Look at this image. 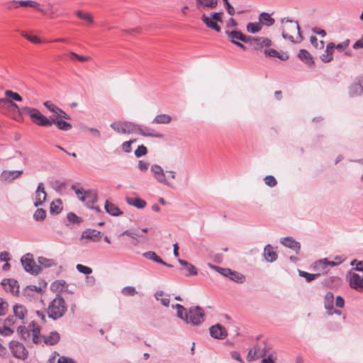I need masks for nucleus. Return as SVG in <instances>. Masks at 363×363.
<instances>
[{
    "label": "nucleus",
    "mask_w": 363,
    "mask_h": 363,
    "mask_svg": "<svg viewBox=\"0 0 363 363\" xmlns=\"http://www.w3.org/2000/svg\"><path fill=\"white\" fill-rule=\"evenodd\" d=\"M263 257L266 262L272 263L277 259L278 255L274 247L268 244L264 247Z\"/></svg>",
    "instance_id": "6ab92c4d"
},
{
    "label": "nucleus",
    "mask_w": 363,
    "mask_h": 363,
    "mask_svg": "<svg viewBox=\"0 0 363 363\" xmlns=\"http://www.w3.org/2000/svg\"><path fill=\"white\" fill-rule=\"evenodd\" d=\"M55 124L58 129L62 130H69L72 129L71 123L63 121L62 119L54 118L51 116L50 125Z\"/></svg>",
    "instance_id": "393cba45"
},
{
    "label": "nucleus",
    "mask_w": 363,
    "mask_h": 363,
    "mask_svg": "<svg viewBox=\"0 0 363 363\" xmlns=\"http://www.w3.org/2000/svg\"><path fill=\"white\" fill-rule=\"evenodd\" d=\"M60 334L57 332L53 331L50 333L47 336H44V342L46 345H53L57 343L60 340Z\"/></svg>",
    "instance_id": "c85d7f7f"
},
{
    "label": "nucleus",
    "mask_w": 363,
    "mask_h": 363,
    "mask_svg": "<svg viewBox=\"0 0 363 363\" xmlns=\"http://www.w3.org/2000/svg\"><path fill=\"white\" fill-rule=\"evenodd\" d=\"M136 134L144 137L162 138V136L160 133H155L152 128L149 127L143 128L139 124L137 125Z\"/></svg>",
    "instance_id": "412c9836"
},
{
    "label": "nucleus",
    "mask_w": 363,
    "mask_h": 363,
    "mask_svg": "<svg viewBox=\"0 0 363 363\" xmlns=\"http://www.w3.org/2000/svg\"><path fill=\"white\" fill-rule=\"evenodd\" d=\"M223 13L222 12H214L211 14V17L215 22H222V17Z\"/></svg>",
    "instance_id": "338daca9"
},
{
    "label": "nucleus",
    "mask_w": 363,
    "mask_h": 363,
    "mask_svg": "<svg viewBox=\"0 0 363 363\" xmlns=\"http://www.w3.org/2000/svg\"><path fill=\"white\" fill-rule=\"evenodd\" d=\"M9 349L13 356L17 359H25L28 357V351L22 343L12 340L9 342Z\"/></svg>",
    "instance_id": "6e6552de"
},
{
    "label": "nucleus",
    "mask_w": 363,
    "mask_h": 363,
    "mask_svg": "<svg viewBox=\"0 0 363 363\" xmlns=\"http://www.w3.org/2000/svg\"><path fill=\"white\" fill-rule=\"evenodd\" d=\"M72 189L74 190L77 198L84 202L88 207H91L97 200V194L94 191L87 190L85 191L82 188H77L75 186H72Z\"/></svg>",
    "instance_id": "20e7f679"
},
{
    "label": "nucleus",
    "mask_w": 363,
    "mask_h": 363,
    "mask_svg": "<svg viewBox=\"0 0 363 363\" xmlns=\"http://www.w3.org/2000/svg\"><path fill=\"white\" fill-rule=\"evenodd\" d=\"M177 317L184 320L187 323L188 321V313L186 312V308L184 307L183 310L177 311Z\"/></svg>",
    "instance_id": "4d7b16f0"
},
{
    "label": "nucleus",
    "mask_w": 363,
    "mask_h": 363,
    "mask_svg": "<svg viewBox=\"0 0 363 363\" xmlns=\"http://www.w3.org/2000/svg\"><path fill=\"white\" fill-rule=\"evenodd\" d=\"M6 291L10 292L13 295H17L19 292V285L14 279H4L1 281Z\"/></svg>",
    "instance_id": "ddd939ff"
},
{
    "label": "nucleus",
    "mask_w": 363,
    "mask_h": 363,
    "mask_svg": "<svg viewBox=\"0 0 363 363\" xmlns=\"http://www.w3.org/2000/svg\"><path fill=\"white\" fill-rule=\"evenodd\" d=\"M75 13L79 19L84 21L88 24H91L94 22L93 16H91V14L89 13H86L83 11L78 10L76 11Z\"/></svg>",
    "instance_id": "e433bc0d"
},
{
    "label": "nucleus",
    "mask_w": 363,
    "mask_h": 363,
    "mask_svg": "<svg viewBox=\"0 0 363 363\" xmlns=\"http://www.w3.org/2000/svg\"><path fill=\"white\" fill-rule=\"evenodd\" d=\"M348 279L351 288L359 292H363V274L359 275L354 272H350Z\"/></svg>",
    "instance_id": "f8f14e48"
},
{
    "label": "nucleus",
    "mask_w": 363,
    "mask_h": 363,
    "mask_svg": "<svg viewBox=\"0 0 363 363\" xmlns=\"http://www.w3.org/2000/svg\"><path fill=\"white\" fill-rule=\"evenodd\" d=\"M13 331L8 325H0V334L4 336H10L13 334Z\"/></svg>",
    "instance_id": "6e6d98bb"
},
{
    "label": "nucleus",
    "mask_w": 363,
    "mask_h": 363,
    "mask_svg": "<svg viewBox=\"0 0 363 363\" xmlns=\"http://www.w3.org/2000/svg\"><path fill=\"white\" fill-rule=\"evenodd\" d=\"M22 173V170H4L1 172L0 179L3 182H11L20 177Z\"/></svg>",
    "instance_id": "aec40b11"
},
{
    "label": "nucleus",
    "mask_w": 363,
    "mask_h": 363,
    "mask_svg": "<svg viewBox=\"0 0 363 363\" xmlns=\"http://www.w3.org/2000/svg\"><path fill=\"white\" fill-rule=\"evenodd\" d=\"M101 238V233L96 230L86 229L82 233L81 238L89 239L93 242H98Z\"/></svg>",
    "instance_id": "4be33fe9"
},
{
    "label": "nucleus",
    "mask_w": 363,
    "mask_h": 363,
    "mask_svg": "<svg viewBox=\"0 0 363 363\" xmlns=\"http://www.w3.org/2000/svg\"><path fill=\"white\" fill-rule=\"evenodd\" d=\"M137 125L130 121H116L110 125L113 130L120 134H136Z\"/></svg>",
    "instance_id": "39448f33"
},
{
    "label": "nucleus",
    "mask_w": 363,
    "mask_h": 363,
    "mask_svg": "<svg viewBox=\"0 0 363 363\" xmlns=\"http://www.w3.org/2000/svg\"><path fill=\"white\" fill-rule=\"evenodd\" d=\"M280 242L284 247L294 250L296 254L298 253L301 249V244L295 240L292 237H285L281 238Z\"/></svg>",
    "instance_id": "a211bd4d"
},
{
    "label": "nucleus",
    "mask_w": 363,
    "mask_h": 363,
    "mask_svg": "<svg viewBox=\"0 0 363 363\" xmlns=\"http://www.w3.org/2000/svg\"><path fill=\"white\" fill-rule=\"evenodd\" d=\"M298 272L299 276L305 278L307 282H310V281L314 280L318 277H319L318 274H310L308 272H304V271H302L300 269H298Z\"/></svg>",
    "instance_id": "79ce46f5"
},
{
    "label": "nucleus",
    "mask_w": 363,
    "mask_h": 363,
    "mask_svg": "<svg viewBox=\"0 0 363 363\" xmlns=\"http://www.w3.org/2000/svg\"><path fill=\"white\" fill-rule=\"evenodd\" d=\"M104 208L106 211L113 216H118L123 214V211L118 206L108 201H106Z\"/></svg>",
    "instance_id": "bb28decb"
},
{
    "label": "nucleus",
    "mask_w": 363,
    "mask_h": 363,
    "mask_svg": "<svg viewBox=\"0 0 363 363\" xmlns=\"http://www.w3.org/2000/svg\"><path fill=\"white\" fill-rule=\"evenodd\" d=\"M275 21L272 18L270 15L267 13L263 12L259 16V23L262 25H266L267 26H272Z\"/></svg>",
    "instance_id": "473e14b6"
},
{
    "label": "nucleus",
    "mask_w": 363,
    "mask_h": 363,
    "mask_svg": "<svg viewBox=\"0 0 363 363\" xmlns=\"http://www.w3.org/2000/svg\"><path fill=\"white\" fill-rule=\"evenodd\" d=\"M264 182L266 185L269 187H274L277 184V181L274 176L268 175L264 178Z\"/></svg>",
    "instance_id": "a18cd8bd"
},
{
    "label": "nucleus",
    "mask_w": 363,
    "mask_h": 363,
    "mask_svg": "<svg viewBox=\"0 0 363 363\" xmlns=\"http://www.w3.org/2000/svg\"><path fill=\"white\" fill-rule=\"evenodd\" d=\"M43 105L46 107L50 112L53 113L54 118L57 119H67L70 120L71 117L69 115L67 114L62 108L57 106L55 104L52 103L50 101H46L43 102Z\"/></svg>",
    "instance_id": "9d476101"
},
{
    "label": "nucleus",
    "mask_w": 363,
    "mask_h": 363,
    "mask_svg": "<svg viewBox=\"0 0 363 363\" xmlns=\"http://www.w3.org/2000/svg\"><path fill=\"white\" fill-rule=\"evenodd\" d=\"M225 34L228 35L230 42L233 44L239 42H242L245 40V35L239 30H226Z\"/></svg>",
    "instance_id": "b1692460"
},
{
    "label": "nucleus",
    "mask_w": 363,
    "mask_h": 363,
    "mask_svg": "<svg viewBox=\"0 0 363 363\" xmlns=\"http://www.w3.org/2000/svg\"><path fill=\"white\" fill-rule=\"evenodd\" d=\"M264 53L270 57H278L281 60H286L289 58V55L286 53L280 54L274 49H266Z\"/></svg>",
    "instance_id": "c9c22d12"
},
{
    "label": "nucleus",
    "mask_w": 363,
    "mask_h": 363,
    "mask_svg": "<svg viewBox=\"0 0 363 363\" xmlns=\"http://www.w3.org/2000/svg\"><path fill=\"white\" fill-rule=\"evenodd\" d=\"M186 270L188 271V274L186 276H194L198 274L196 268L191 264H189L188 266L186 267Z\"/></svg>",
    "instance_id": "0e129e2a"
},
{
    "label": "nucleus",
    "mask_w": 363,
    "mask_h": 363,
    "mask_svg": "<svg viewBox=\"0 0 363 363\" xmlns=\"http://www.w3.org/2000/svg\"><path fill=\"white\" fill-rule=\"evenodd\" d=\"M126 202L138 209H143L146 206V201L138 196L131 197L127 196L125 198Z\"/></svg>",
    "instance_id": "5701e85b"
},
{
    "label": "nucleus",
    "mask_w": 363,
    "mask_h": 363,
    "mask_svg": "<svg viewBox=\"0 0 363 363\" xmlns=\"http://www.w3.org/2000/svg\"><path fill=\"white\" fill-rule=\"evenodd\" d=\"M147 152V147L144 145H140L138 147V148L135 151V155L137 157H140L145 155H146Z\"/></svg>",
    "instance_id": "5fc2aeb1"
},
{
    "label": "nucleus",
    "mask_w": 363,
    "mask_h": 363,
    "mask_svg": "<svg viewBox=\"0 0 363 363\" xmlns=\"http://www.w3.org/2000/svg\"><path fill=\"white\" fill-rule=\"evenodd\" d=\"M23 269L31 274L37 275L41 272V268L38 265L33 258V255L28 253L21 259Z\"/></svg>",
    "instance_id": "423d86ee"
},
{
    "label": "nucleus",
    "mask_w": 363,
    "mask_h": 363,
    "mask_svg": "<svg viewBox=\"0 0 363 363\" xmlns=\"http://www.w3.org/2000/svg\"><path fill=\"white\" fill-rule=\"evenodd\" d=\"M282 37L285 39H288L292 43H294V35L296 34L299 40H302V36L300 33V28L298 23L296 21L282 19Z\"/></svg>",
    "instance_id": "f03ea898"
},
{
    "label": "nucleus",
    "mask_w": 363,
    "mask_h": 363,
    "mask_svg": "<svg viewBox=\"0 0 363 363\" xmlns=\"http://www.w3.org/2000/svg\"><path fill=\"white\" fill-rule=\"evenodd\" d=\"M19 5L21 6H30L35 8L38 6V4L33 1H19Z\"/></svg>",
    "instance_id": "680f3d73"
},
{
    "label": "nucleus",
    "mask_w": 363,
    "mask_h": 363,
    "mask_svg": "<svg viewBox=\"0 0 363 363\" xmlns=\"http://www.w3.org/2000/svg\"><path fill=\"white\" fill-rule=\"evenodd\" d=\"M150 172L152 177L157 182L170 187L172 186L171 183L166 177V172L164 171L161 166L158 164H152L150 167Z\"/></svg>",
    "instance_id": "1a4fd4ad"
},
{
    "label": "nucleus",
    "mask_w": 363,
    "mask_h": 363,
    "mask_svg": "<svg viewBox=\"0 0 363 363\" xmlns=\"http://www.w3.org/2000/svg\"><path fill=\"white\" fill-rule=\"evenodd\" d=\"M204 321V311L199 306L191 307L188 312L187 323L194 325L201 324Z\"/></svg>",
    "instance_id": "0eeeda50"
},
{
    "label": "nucleus",
    "mask_w": 363,
    "mask_h": 363,
    "mask_svg": "<svg viewBox=\"0 0 363 363\" xmlns=\"http://www.w3.org/2000/svg\"><path fill=\"white\" fill-rule=\"evenodd\" d=\"M22 35L34 43H40L41 42L40 39L36 35H31L24 33H22Z\"/></svg>",
    "instance_id": "bf43d9fd"
},
{
    "label": "nucleus",
    "mask_w": 363,
    "mask_h": 363,
    "mask_svg": "<svg viewBox=\"0 0 363 363\" xmlns=\"http://www.w3.org/2000/svg\"><path fill=\"white\" fill-rule=\"evenodd\" d=\"M76 268L79 272L84 274H90L92 272V269L90 267L81 264H77Z\"/></svg>",
    "instance_id": "864d4df0"
},
{
    "label": "nucleus",
    "mask_w": 363,
    "mask_h": 363,
    "mask_svg": "<svg viewBox=\"0 0 363 363\" xmlns=\"http://www.w3.org/2000/svg\"><path fill=\"white\" fill-rule=\"evenodd\" d=\"M9 304L2 298L0 297V316L4 315L8 311Z\"/></svg>",
    "instance_id": "8fccbe9b"
},
{
    "label": "nucleus",
    "mask_w": 363,
    "mask_h": 363,
    "mask_svg": "<svg viewBox=\"0 0 363 363\" xmlns=\"http://www.w3.org/2000/svg\"><path fill=\"white\" fill-rule=\"evenodd\" d=\"M122 294L124 296H134L137 294V291L133 286H125L122 289Z\"/></svg>",
    "instance_id": "603ef678"
},
{
    "label": "nucleus",
    "mask_w": 363,
    "mask_h": 363,
    "mask_svg": "<svg viewBox=\"0 0 363 363\" xmlns=\"http://www.w3.org/2000/svg\"><path fill=\"white\" fill-rule=\"evenodd\" d=\"M272 45V41L269 38L260 37L257 38V42L255 43L256 48H262L264 47H269Z\"/></svg>",
    "instance_id": "ea45409f"
},
{
    "label": "nucleus",
    "mask_w": 363,
    "mask_h": 363,
    "mask_svg": "<svg viewBox=\"0 0 363 363\" xmlns=\"http://www.w3.org/2000/svg\"><path fill=\"white\" fill-rule=\"evenodd\" d=\"M38 262L40 267H42L45 268L51 267L57 265V262H55V259L47 258L45 257H39L38 258Z\"/></svg>",
    "instance_id": "72a5a7b5"
},
{
    "label": "nucleus",
    "mask_w": 363,
    "mask_h": 363,
    "mask_svg": "<svg viewBox=\"0 0 363 363\" xmlns=\"http://www.w3.org/2000/svg\"><path fill=\"white\" fill-rule=\"evenodd\" d=\"M123 235H128V236L130 237L131 238H133L134 240H138V238H143L145 240H147V238L145 237L140 235L135 230H132V229L125 230L123 233Z\"/></svg>",
    "instance_id": "37998d69"
},
{
    "label": "nucleus",
    "mask_w": 363,
    "mask_h": 363,
    "mask_svg": "<svg viewBox=\"0 0 363 363\" xmlns=\"http://www.w3.org/2000/svg\"><path fill=\"white\" fill-rule=\"evenodd\" d=\"M209 330L211 335L216 339H224L228 335L225 328L220 324L213 325Z\"/></svg>",
    "instance_id": "dca6fc26"
},
{
    "label": "nucleus",
    "mask_w": 363,
    "mask_h": 363,
    "mask_svg": "<svg viewBox=\"0 0 363 363\" xmlns=\"http://www.w3.org/2000/svg\"><path fill=\"white\" fill-rule=\"evenodd\" d=\"M143 256L146 259L152 260L157 263L164 264V262L153 251L145 252L143 254Z\"/></svg>",
    "instance_id": "58836bf2"
},
{
    "label": "nucleus",
    "mask_w": 363,
    "mask_h": 363,
    "mask_svg": "<svg viewBox=\"0 0 363 363\" xmlns=\"http://www.w3.org/2000/svg\"><path fill=\"white\" fill-rule=\"evenodd\" d=\"M320 59L323 62H329L333 60V51L325 50L324 53L320 55Z\"/></svg>",
    "instance_id": "3c124183"
},
{
    "label": "nucleus",
    "mask_w": 363,
    "mask_h": 363,
    "mask_svg": "<svg viewBox=\"0 0 363 363\" xmlns=\"http://www.w3.org/2000/svg\"><path fill=\"white\" fill-rule=\"evenodd\" d=\"M349 93L352 96L363 95V78L356 79L350 86Z\"/></svg>",
    "instance_id": "f3484780"
},
{
    "label": "nucleus",
    "mask_w": 363,
    "mask_h": 363,
    "mask_svg": "<svg viewBox=\"0 0 363 363\" xmlns=\"http://www.w3.org/2000/svg\"><path fill=\"white\" fill-rule=\"evenodd\" d=\"M172 118L168 114H159L157 115L152 120L153 124H168L171 123Z\"/></svg>",
    "instance_id": "c756f323"
},
{
    "label": "nucleus",
    "mask_w": 363,
    "mask_h": 363,
    "mask_svg": "<svg viewBox=\"0 0 363 363\" xmlns=\"http://www.w3.org/2000/svg\"><path fill=\"white\" fill-rule=\"evenodd\" d=\"M5 95L8 98L12 99L17 101H21L23 99L22 97L18 93L13 92L11 90H6L5 91Z\"/></svg>",
    "instance_id": "de8ad7c7"
},
{
    "label": "nucleus",
    "mask_w": 363,
    "mask_h": 363,
    "mask_svg": "<svg viewBox=\"0 0 363 363\" xmlns=\"http://www.w3.org/2000/svg\"><path fill=\"white\" fill-rule=\"evenodd\" d=\"M227 12L229 15L233 16L235 14V9L228 2V0H223Z\"/></svg>",
    "instance_id": "69168bd1"
},
{
    "label": "nucleus",
    "mask_w": 363,
    "mask_h": 363,
    "mask_svg": "<svg viewBox=\"0 0 363 363\" xmlns=\"http://www.w3.org/2000/svg\"><path fill=\"white\" fill-rule=\"evenodd\" d=\"M14 315L18 319L23 320L27 314V310L21 304H16L13 308Z\"/></svg>",
    "instance_id": "7c9ffc66"
},
{
    "label": "nucleus",
    "mask_w": 363,
    "mask_h": 363,
    "mask_svg": "<svg viewBox=\"0 0 363 363\" xmlns=\"http://www.w3.org/2000/svg\"><path fill=\"white\" fill-rule=\"evenodd\" d=\"M65 284L66 283H65V281H63V280H58V281H55L52 284V287H55L56 289L62 290L64 289V286H65Z\"/></svg>",
    "instance_id": "774afa93"
},
{
    "label": "nucleus",
    "mask_w": 363,
    "mask_h": 363,
    "mask_svg": "<svg viewBox=\"0 0 363 363\" xmlns=\"http://www.w3.org/2000/svg\"><path fill=\"white\" fill-rule=\"evenodd\" d=\"M229 279L238 284H242L246 281V278L244 274L240 272L231 270L230 273Z\"/></svg>",
    "instance_id": "f704fd0d"
},
{
    "label": "nucleus",
    "mask_w": 363,
    "mask_h": 363,
    "mask_svg": "<svg viewBox=\"0 0 363 363\" xmlns=\"http://www.w3.org/2000/svg\"><path fill=\"white\" fill-rule=\"evenodd\" d=\"M334 295L332 292H328L324 298V307L328 315H341L342 311L340 309L334 308Z\"/></svg>",
    "instance_id": "9b49d317"
},
{
    "label": "nucleus",
    "mask_w": 363,
    "mask_h": 363,
    "mask_svg": "<svg viewBox=\"0 0 363 363\" xmlns=\"http://www.w3.org/2000/svg\"><path fill=\"white\" fill-rule=\"evenodd\" d=\"M45 217L46 211L43 208H38L33 214V218L37 221H42Z\"/></svg>",
    "instance_id": "c03bdc74"
},
{
    "label": "nucleus",
    "mask_w": 363,
    "mask_h": 363,
    "mask_svg": "<svg viewBox=\"0 0 363 363\" xmlns=\"http://www.w3.org/2000/svg\"><path fill=\"white\" fill-rule=\"evenodd\" d=\"M301 61L306 64L308 67L314 65V61L312 55L306 50H301L298 55Z\"/></svg>",
    "instance_id": "a878e982"
},
{
    "label": "nucleus",
    "mask_w": 363,
    "mask_h": 363,
    "mask_svg": "<svg viewBox=\"0 0 363 363\" xmlns=\"http://www.w3.org/2000/svg\"><path fill=\"white\" fill-rule=\"evenodd\" d=\"M34 196V206L35 207L42 206L44 203L47 196V194L45 191L43 183L40 182L38 184V187L35 191Z\"/></svg>",
    "instance_id": "2eb2a0df"
},
{
    "label": "nucleus",
    "mask_w": 363,
    "mask_h": 363,
    "mask_svg": "<svg viewBox=\"0 0 363 363\" xmlns=\"http://www.w3.org/2000/svg\"><path fill=\"white\" fill-rule=\"evenodd\" d=\"M21 108H19L16 103L13 102L9 99H0V110L1 111H9L13 113H17L20 116Z\"/></svg>",
    "instance_id": "4468645a"
},
{
    "label": "nucleus",
    "mask_w": 363,
    "mask_h": 363,
    "mask_svg": "<svg viewBox=\"0 0 363 363\" xmlns=\"http://www.w3.org/2000/svg\"><path fill=\"white\" fill-rule=\"evenodd\" d=\"M69 55L70 56H75L76 57V60L80 61V62H86V61H89L91 60V57H89V56H83V55H79L74 52H69Z\"/></svg>",
    "instance_id": "e2e57ef3"
},
{
    "label": "nucleus",
    "mask_w": 363,
    "mask_h": 363,
    "mask_svg": "<svg viewBox=\"0 0 363 363\" xmlns=\"http://www.w3.org/2000/svg\"><path fill=\"white\" fill-rule=\"evenodd\" d=\"M135 142V140H130L129 141H125L122 144L123 150L125 152L129 153L131 152V144Z\"/></svg>",
    "instance_id": "13d9d810"
},
{
    "label": "nucleus",
    "mask_w": 363,
    "mask_h": 363,
    "mask_svg": "<svg viewBox=\"0 0 363 363\" xmlns=\"http://www.w3.org/2000/svg\"><path fill=\"white\" fill-rule=\"evenodd\" d=\"M196 2L198 9L201 7L214 9L218 4L217 0H196Z\"/></svg>",
    "instance_id": "2f4dec72"
},
{
    "label": "nucleus",
    "mask_w": 363,
    "mask_h": 363,
    "mask_svg": "<svg viewBox=\"0 0 363 363\" xmlns=\"http://www.w3.org/2000/svg\"><path fill=\"white\" fill-rule=\"evenodd\" d=\"M343 260L344 259L342 257H338V262L328 261L326 259H325L324 260H320L319 264H322L325 266L335 267L341 264L343 262Z\"/></svg>",
    "instance_id": "49530a36"
},
{
    "label": "nucleus",
    "mask_w": 363,
    "mask_h": 363,
    "mask_svg": "<svg viewBox=\"0 0 363 363\" xmlns=\"http://www.w3.org/2000/svg\"><path fill=\"white\" fill-rule=\"evenodd\" d=\"M246 29L247 32L251 33H257L262 29L261 23L255 22V23H249L246 26Z\"/></svg>",
    "instance_id": "a19ab883"
},
{
    "label": "nucleus",
    "mask_w": 363,
    "mask_h": 363,
    "mask_svg": "<svg viewBox=\"0 0 363 363\" xmlns=\"http://www.w3.org/2000/svg\"><path fill=\"white\" fill-rule=\"evenodd\" d=\"M62 209V201L60 199H56L50 203V211L51 213L58 214Z\"/></svg>",
    "instance_id": "4c0bfd02"
},
{
    "label": "nucleus",
    "mask_w": 363,
    "mask_h": 363,
    "mask_svg": "<svg viewBox=\"0 0 363 363\" xmlns=\"http://www.w3.org/2000/svg\"><path fill=\"white\" fill-rule=\"evenodd\" d=\"M67 218L70 223H76V224H79L82 221V218L80 217L77 216L74 213H67Z\"/></svg>",
    "instance_id": "09e8293b"
},
{
    "label": "nucleus",
    "mask_w": 363,
    "mask_h": 363,
    "mask_svg": "<svg viewBox=\"0 0 363 363\" xmlns=\"http://www.w3.org/2000/svg\"><path fill=\"white\" fill-rule=\"evenodd\" d=\"M310 41L311 44L316 48H322L323 47V41L320 40L319 43L318 42V39L315 36H311L310 38Z\"/></svg>",
    "instance_id": "052dcab7"
},
{
    "label": "nucleus",
    "mask_w": 363,
    "mask_h": 363,
    "mask_svg": "<svg viewBox=\"0 0 363 363\" xmlns=\"http://www.w3.org/2000/svg\"><path fill=\"white\" fill-rule=\"evenodd\" d=\"M24 114L28 115L31 118L32 121L39 126H50L51 116L50 117V118H47L37 108L28 106H23L21 108L20 116Z\"/></svg>",
    "instance_id": "f257e3e1"
},
{
    "label": "nucleus",
    "mask_w": 363,
    "mask_h": 363,
    "mask_svg": "<svg viewBox=\"0 0 363 363\" xmlns=\"http://www.w3.org/2000/svg\"><path fill=\"white\" fill-rule=\"evenodd\" d=\"M67 306L64 298L57 295L50 303L48 314L50 318L57 320L65 314Z\"/></svg>",
    "instance_id": "7ed1b4c3"
},
{
    "label": "nucleus",
    "mask_w": 363,
    "mask_h": 363,
    "mask_svg": "<svg viewBox=\"0 0 363 363\" xmlns=\"http://www.w3.org/2000/svg\"><path fill=\"white\" fill-rule=\"evenodd\" d=\"M201 20L208 28L213 29L217 32L220 31V27L212 19L211 16L208 17L206 14H203L201 16Z\"/></svg>",
    "instance_id": "cd10ccee"
}]
</instances>
